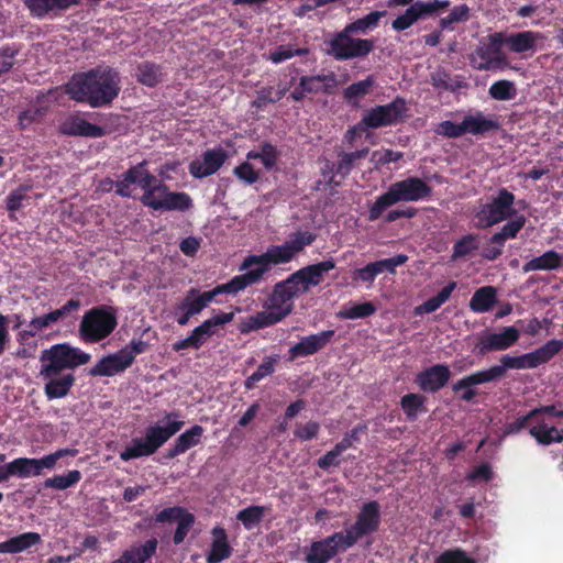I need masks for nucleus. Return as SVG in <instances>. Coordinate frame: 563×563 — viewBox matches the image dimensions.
<instances>
[{
  "label": "nucleus",
  "instance_id": "f257e3e1",
  "mask_svg": "<svg viewBox=\"0 0 563 563\" xmlns=\"http://www.w3.org/2000/svg\"><path fill=\"white\" fill-rule=\"evenodd\" d=\"M148 162L141 161L131 166L118 180L115 195L131 198V185L142 189L140 202L156 211L185 212L194 207L192 198L185 191H172L169 186L158 180L147 168Z\"/></svg>",
  "mask_w": 563,
  "mask_h": 563
},
{
  "label": "nucleus",
  "instance_id": "f03ea898",
  "mask_svg": "<svg viewBox=\"0 0 563 563\" xmlns=\"http://www.w3.org/2000/svg\"><path fill=\"white\" fill-rule=\"evenodd\" d=\"M91 356L80 347L68 343L54 344L41 353L40 377L44 380V394L48 400L66 397L75 385L71 372L89 363Z\"/></svg>",
  "mask_w": 563,
  "mask_h": 563
},
{
  "label": "nucleus",
  "instance_id": "7ed1b4c3",
  "mask_svg": "<svg viewBox=\"0 0 563 563\" xmlns=\"http://www.w3.org/2000/svg\"><path fill=\"white\" fill-rule=\"evenodd\" d=\"M66 95L76 102L91 108L112 103L120 92V77L110 66H97L85 73L74 74L65 85Z\"/></svg>",
  "mask_w": 563,
  "mask_h": 563
},
{
  "label": "nucleus",
  "instance_id": "20e7f679",
  "mask_svg": "<svg viewBox=\"0 0 563 563\" xmlns=\"http://www.w3.org/2000/svg\"><path fill=\"white\" fill-rule=\"evenodd\" d=\"M432 196V187L419 177H407L393 183L388 190L378 196L368 210V220L377 221L385 209L399 202H417Z\"/></svg>",
  "mask_w": 563,
  "mask_h": 563
},
{
  "label": "nucleus",
  "instance_id": "39448f33",
  "mask_svg": "<svg viewBox=\"0 0 563 563\" xmlns=\"http://www.w3.org/2000/svg\"><path fill=\"white\" fill-rule=\"evenodd\" d=\"M179 417L180 413L178 411L167 413V416H165V419L168 420L167 424L152 426L146 430L145 437L133 438L125 450L119 453V457L124 462H128L133 459L155 454L164 443L181 430L184 421L172 420L173 418Z\"/></svg>",
  "mask_w": 563,
  "mask_h": 563
},
{
  "label": "nucleus",
  "instance_id": "423d86ee",
  "mask_svg": "<svg viewBox=\"0 0 563 563\" xmlns=\"http://www.w3.org/2000/svg\"><path fill=\"white\" fill-rule=\"evenodd\" d=\"M118 327L117 308L93 306L82 316L79 338L87 344H97L108 339Z\"/></svg>",
  "mask_w": 563,
  "mask_h": 563
},
{
  "label": "nucleus",
  "instance_id": "0eeeda50",
  "mask_svg": "<svg viewBox=\"0 0 563 563\" xmlns=\"http://www.w3.org/2000/svg\"><path fill=\"white\" fill-rule=\"evenodd\" d=\"M563 342L552 339L543 346L537 347L531 352L519 356L505 354L500 357V364L492 366V371L497 375L498 379L505 376L508 369H534L538 366L550 362L561 350Z\"/></svg>",
  "mask_w": 563,
  "mask_h": 563
},
{
  "label": "nucleus",
  "instance_id": "6e6552de",
  "mask_svg": "<svg viewBox=\"0 0 563 563\" xmlns=\"http://www.w3.org/2000/svg\"><path fill=\"white\" fill-rule=\"evenodd\" d=\"M76 450L62 449L44 455L43 457H16L0 466V483L7 482L11 476L26 478L40 476L44 470H53L56 462L66 455H75Z\"/></svg>",
  "mask_w": 563,
  "mask_h": 563
},
{
  "label": "nucleus",
  "instance_id": "1a4fd4ad",
  "mask_svg": "<svg viewBox=\"0 0 563 563\" xmlns=\"http://www.w3.org/2000/svg\"><path fill=\"white\" fill-rule=\"evenodd\" d=\"M514 203V194L505 187L500 188L489 202L482 203L475 212L476 227L487 229L511 219L517 213Z\"/></svg>",
  "mask_w": 563,
  "mask_h": 563
},
{
  "label": "nucleus",
  "instance_id": "9d476101",
  "mask_svg": "<svg viewBox=\"0 0 563 563\" xmlns=\"http://www.w3.org/2000/svg\"><path fill=\"white\" fill-rule=\"evenodd\" d=\"M504 47L505 44L499 32L489 34L472 55L473 67L485 71L514 69L507 55L503 52Z\"/></svg>",
  "mask_w": 563,
  "mask_h": 563
},
{
  "label": "nucleus",
  "instance_id": "9b49d317",
  "mask_svg": "<svg viewBox=\"0 0 563 563\" xmlns=\"http://www.w3.org/2000/svg\"><path fill=\"white\" fill-rule=\"evenodd\" d=\"M346 33V30L340 31L325 42L327 54L336 60H346L352 58H362L371 54L375 48L373 38H361Z\"/></svg>",
  "mask_w": 563,
  "mask_h": 563
},
{
  "label": "nucleus",
  "instance_id": "f8f14e48",
  "mask_svg": "<svg viewBox=\"0 0 563 563\" xmlns=\"http://www.w3.org/2000/svg\"><path fill=\"white\" fill-rule=\"evenodd\" d=\"M295 256L288 249V245H272L262 255H250L247 256L241 269H247L244 275H251L252 285L258 284L264 275L271 269L272 265H282L289 263Z\"/></svg>",
  "mask_w": 563,
  "mask_h": 563
},
{
  "label": "nucleus",
  "instance_id": "ddd939ff",
  "mask_svg": "<svg viewBox=\"0 0 563 563\" xmlns=\"http://www.w3.org/2000/svg\"><path fill=\"white\" fill-rule=\"evenodd\" d=\"M407 103L404 97H396L389 103L377 104L362 115V123L369 130L397 125L407 119Z\"/></svg>",
  "mask_w": 563,
  "mask_h": 563
},
{
  "label": "nucleus",
  "instance_id": "4468645a",
  "mask_svg": "<svg viewBox=\"0 0 563 563\" xmlns=\"http://www.w3.org/2000/svg\"><path fill=\"white\" fill-rule=\"evenodd\" d=\"M380 526V506L377 500H369L361 506L354 523L345 529L343 538L354 547L360 539L377 532Z\"/></svg>",
  "mask_w": 563,
  "mask_h": 563
},
{
  "label": "nucleus",
  "instance_id": "2eb2a0df",
  "mask_svg": "<svg viewBox=\"0 0 563 563\" xmlns=\"http://www.w3.org/2000/svg\"><path fill=\"white\" fill-rule=\"evenodd\" d=\"M351 544L342 537V531L334 532L330 537L312 541L306 554V563H328L339 553L351 549Z\"/></svg>",
  "mask_w": 563,
  "mask_h": 563
},
{
  "label": "nucleus",
  "instance_id": "dca6fc26",
  "mask_svg": "<svg viewBox=\"0 0 563 563\" xmlns=\"http://www.w3.org/2000/svg\"><path fill=\"white\" fill-rule=\"evenodd\" d=\"M505 47L509 53L523 57H531L539 48V43L544 41L542 33L534 31H521L515 33L499 32Z\"/></svg>",
  "mask_w": 563,
  "mask_h": 563
},
{
  "label": "nucleus",
  "instance_id": "f3484780",
  "mask_svg": "<svg viewBox=\"0 0 563 563\" xmlns=\"http://www.w3.org/2000/svg\"><path fill=\"white\" fill-rule=\"evenodd\" d=\"M495 380H498V377L494 374L490 367L487 369H479L455 382L453 386H451V390L459 394V398L462 401L471 402L479 395V391L476 388L477 386Z\"/></svg>",
  "mask_w": 563,
  "mask_h": 563
},
{
  "label": "nucleus",
  "instance_id": "a211bd4d",
  "mask_svg": "<svg viewBox=\"0 0 563 563\" xmlns=\"http://www.w3.org/2000/svg\"><path fill=\"white\" fill-rule=\"evenodd\" d=\"M334 333V330L329 329L302 336L299 342L289 347V360L294 361L299 357H307L322 351L332 341Z\"/></svg>",
  "mask_w": 563,
  "mask_h": 563
},
{
  "label": "nucleus",
  "instance_id": "6ab92c4d",
  "mask_svg": "<svg viewBox=\"0 0 563 563\" xmlns=\"http://www.w3.org/2000/svg\"><path fill=\"white\" fill-rule=\"evenodd\" d=\"M520 339V331L514 327H507L500 332H492L482 335L476 344L478 354L484 355L490 351H504L510 349Z\"/></svg>",
  "mask_w": 563,
  "mask_h": 563
},
{
  "label": "nucleus",
  "instance_id": "aec40b11",
  "mask_svg": "<svg viewBox=\"0 0 563 563\" xmlns=\"http://www.w3.org/2000/svg\"><path fill=\"white\" fill-rule=\"evenodd\" d=\"M228 155L222 147L209 148L201 155V161H191L189 173L196 179L214 175L227 162Z\"/></svg>",
  "mask_w": 563,
  "mask_h": 563
},
{
  "label": "nucleus",
  "instance_id": "412c9836",
  "mask_svg": "<svg viewBox=\"0 0 563 563\" xmlns=\"http://www.w3.org/2000/svg\"><path fill=\"white\" fill-rule=\"evenodd\" d=\"M335 84L336 80L333 73L329 75L302 76L300 77L299 85L290 92L289 98L299 102L307 95H317L321 91L329 92L330 88L334 87Z\"/></svg>",
  "mask_w": 563,
  "mask_h": 563
},
{
  "label": "nucleus",
  "instance_id": "4be33fe9",
  "mask_svg": "<svg viewBox=\"0 0 563 563\" xmlns=\"http://www.w3.org/2000/svg\"><path fill=\"white\" fill-rule=\"evenodd\" d=\"M335 267L333 260H328L317 264H309L291 274L297 285L301 287L303 292L317 287L324 280V275Z\"/></svg>",
  "mask_w": 563,
  "mask_h": 563
},
{
  "label": "nucleus",
  "instance_id": "5701e85b",
  "mask_svg": "<svg viewBox=\"0 0 563 563\" xmlns=\"http://www.w3.org/2000/svg\"><path fill=\"white\" fill-rule=\"evenodd\" d=\"M451 372L446 364H435L426 369H421L416 376V384L419 389L427 393H437L444 388L449 383Z\"/></svg>",
  "mask_w": 563,
  "mask_h": 563
},
{
  "label": "nucleus",
  "instance_id": "b1692460",
  "mask_svg": "<svg viewBox=\"0 0 563 563\" xmlns=\"http://www.w3.org/2000/svg\"><path fill=\"white\" fill-rule=\"evenodd\" d=\"M77 0H23L32 18L58 16L76 5Z\"/></svg>",
  "mask_w": 563,
  "mask_h": 563
},
{
  "label": "nucleus",
  "instance_id": "393cba45",
  "mask_svg": "<svg viewBox=\"0 0 563 563\" xmlns=\"http://www.w3.org/2000/svg\"><path fill=\"white\" fill-rule=\"evenodd\" d=\"M235 313L219 312L213 317L205 320L199 327L194 329L189 334V338L194 344V349H200L207 340L216 334V328L223 327L234 320Z\"/></svg>",
  "mask_w": 563,
  "mask_h": 563
},
{
  "label": "nucleus",
  "instance_id": "a878e982",
  "mask_svg": "<svg viewBox=\"0 0 563 563\" xmlns=\"http://www.w3.org/2000/svg\"><path fill=\"white\" fill-rule=\"evenodd\" d=\"M60 132L69 136H84L90 139L103 137L107 131L103 126L93 124L78 115H70L60 124Z\"/></svg>",
  "mask_w": 563,
  "mask_h": 563
},
{
  "label": "nucleus",
  "instance_id": "bb28decb",
  "mask_svg": "<svg viewBox=\"0 0 563 563\" xmlns=\"http://www.w3.org/2000/svg\"><path fill=\"white\" fill-rule=\"evenodd\" d=\"M251 275H238L233 277L231 280H229L225 284L219 285L212 289L201 291L198 288V296H200V299L203 303V306L208 307L211 302L221 303L222 301L218 299L220 295L223 294H238L239 291L247 288L251 286L249 283L251 280Z\"/></svg>",
  "mask_w": 563,
  "mask_h": 563
},
{
  "label": "nucleus",
  "instance_id": "cd10ccee",
  "mask_svg": "<svg viewBox=\"0 0 563 563\" xmlns=\"http://www.w3.org/2000/svg\"><path fill=\"white\" fill-rule=\"evenodd\" d=\"M132 366L130 357L126 358L123 353L118 350L114 353L104 355L95 366L89 369V375L97 376H114Z\"/></svg>",
  "mask_w": 563,
  "mask_h": 563
},
{
  "label": "nucleus",
  "instance_id": "c85d7f7f",
  "mask_svg": "<svg viewBox=\"0 0 563 563\" xmlns=\"http://www.w3.org/2000/svg\"><path fill=\"white\" fill-rule=\"evenodd\" d=\"M300 292H303L301 287L297 285L291 275L273 287L269 295L271 307L284 310L286 307H291V300Z\"/></svg>",
  "mask_w": 563,
  "mask_h": 563
},
{
  "label": "nucleus",
  "instance_id": "c756f323",
  "mask_svg": "<svg viewBox=\"0 0 563 563\" xmlns=\"http://www.w3.org/2000/svg\"><path fill=\"white\" fill-rule=\"evenodd\" d=\"M157 545L158 541L153 537L141 544L130 547L111 563H146L155 555Z\"/></svg>",
  "mask_w": 563,
  "mask_h": 563
},
{
  "label": "nucleus",
  "instance_id": "7c9ffc66",
  "mask_svg": "<svg viewBox=\"0 0 563 563\" xmlns=\"http://www.w3.org/2000/svg\"><path fill=\"white\" fill-rule=\"evenodd\" d=\"M290 313V306L282 311H261L254 316L247 317L240 325L242 333H249L258 329H265L280 322Z\"/></svg>",
  "mask_w": 563,
  "mask_h": 563
},
{
  "label": "nucleus",
  "instance_id": "2f4dec72",
  "mask_svg": "<svg viewBox=\"0 0 563 563\" xmlns=\"http://www.w3.org/2000/svg\"><path fill=\"white\" fill-rule=\"evenodd\" d=\"M40 543H42L40 533L24 532L0 542V554H19Z\"/></svg>",
  "mask_w": 563,
  "mask_h": 563
},
{
  "label": "nucleus",
  "instance_id": "473e14b6",
  "mask_svg": "<svg viewBox=\"0 0 563 563\" xmlns=\"http://www.w3.org/2000/svg\"><path fill=\"white\" fill-rule=\"evenodd\" d=\"M203 428L199 424H195L190 430L180 433L174 446L165 453V457L175 459L177 455L184 454L186 451L195 448L200 443Z\"/></svg>",
  "mask_w": 563,
  "mask_h": 563
},
{
  "label": "nucleus",
  "instance_id": "72a5a7b5",
  "mask_svg": "<svg viewBox=\"0 0 563 563\" xmlns=\"http://www.w3.org/2000/svg\"><path fill=\"white\" fill-rule=\"evenodd\" d=\"M213 540L211 550L206 556L207 563H220L232 554V548L228 542L227 532L221 527H216L212 530Z\"/></svg>",
  "mask_w": 563,
  "mask_h": 563
},
{
  "label": "nucleus",
  "instance_id": "f704fd0d",
  "mask_svg": "<svg viewBox=\"0 0 563 563\" xmlns=\"http://www.w3.org/2000/svg\"><path fill=\"white\" fill-rule=\"evenodd\" d=\"M463 123L465 134L468 133L472 135H485L500 128L498 120L485 117L481 111L472 115H466L463 119Z\"/></svg>",
  "mask_w": 563,
  "mask_h": 563
},
{
  "label": "nucleus",
  "instance_id": "c9c22d12",
  "mask_svg": "<svg viewBox=\"0 0 563 563\" xmlns=\"http://www.w3.org/2000/svg\"><path fill=\"white\" fill-rule=\"evenodd\" d=\"M563 265V257L554 250H549L523 264V273L532 271H555Z\"/></svg>",
  "mask_w": 563,
  "mask_h": 563
},
{
  "label": "nucleus",
  "instance_id": "e433bc0d",
  "mask_svg": "<svg viewBox=\"0 0 563 563\" xmlns=\"http://www.w3.org/2000/svg\"><path fill=\"white\" fill-rule=\"evenodd\" d=\"M498 301L494 286H482L473 292L468 307L473 312L483 313L489 311Z\"/></svg>",
  "mask_w": 563,
  "mask_h": 563
},
{
  "label": "nucleus",
  "instance_id": "4c0bfd02",
  "mask_svg": "<svg viewBox=\"0 0 563 563\" xmlns=\"http://www.w3.org/2000/svg\"><path fill=\"white\" fill-rule=\"evenodd\" d=\"M369 153L368 147H363L354 152H340L338 154V162H335V172L340 180L349 177L357 161L366 158Z\"/></svg>",
  "mask_w": 563,
  "mask_h": 563
},
{
  "label": "nucleus",
  "instance_id": "58836bf2",
  "mask_svg": "<svg viewBox=\"0 0 563 563\" xmlns=\"http://www.w3.org/2000/svg\"><path fill=\"white\" fill-rule=\"evenodd\" d=\"M162 67L153 62H141L136 67V80L151 88L156 87L164 80Z\"/></svg>",
  "mask_w": 563,
  "mask_h": 563
},
{
  "label": "nucleus",
  "instance_id": "ea45409f",
  "mask_svg": "<svg viewBox=\"0 0 563 563\" xmlns=\"http://www.w3.org/2000/svg\"><path fill=\"white\" fill-rule=\"evenodd\" d=\"M527 223L523 214H515L507 223L503 225L499 232H495L490 236V244L505 245L507 240L515 239Z\"/></svg>",
  "mask_w": 563,
  "mask_h": 563
},
{
  "label": "nucleus",
  "instance_id": "a19ab883",
  "mask_svg": "<svg viewBox=\"0 0 563 563\" xmlns=\"http://www.w3.org/2000/svg\"><path fill=\"white\" fill-rule=\"evenodd\" d=\"M426 397L419 393H407L400 398V408L409 421H416L420 413L427 412Z\"/></svg>",
  "mask_w": 563,
  "mask_h": 563
},
{
  "label": "nucleus",
  "instance_id": "79ce46f5",
  "mask_svg": "<svg viewBox=\"0 0 563 563\" xmlns=\"http://www.w3.org/2000/svg\"><path fill=\"white\" fill-rule=\"evenodd\" d=\"M529 433L538 444L550 445L552 443H561L563 441V430L555 427H549L544 420H539L538 424L529 429Z\"/></svg>",
  "mask_w": 563,
  "mask_h": 563
},
{
  "label": "nucleus",
  "instance_id": "37998d69",
  "mask_svg": "<svg viewBox=\"0 0 563 563\" xmlns=\"http://www.w3.org/2000/svg\"><path fill=\"white\" fill-rule=\"evenodd\" d=\"M279 158L278 148L271 142L264 141L260 151H250L246 154L247 161H261L267 170L275 167Z\"/></svg>",
  "mask_w": 563,
  "mask_h": 563
},
{
  "label": "nucleus",
  "instance_id": "c03bdc74",
  "mask_svg": "<svg viewBox=\"0 0 563 563\" xmlns=\"http://www.w3.org/2000/svg\"><path fill=\"white\" fill-rule=\"evenodd\" d=\"M385 14L384 11H373L366 15L356 19L355 21L346 24L344 30L346 33L366 35L369 31L377 27L380 18Z\"/></svg>",
  "mask_w": 563,
  "mask_h": 563
},
{
  "label": "nucleus",
  "instance_id": "a18cd8bd",
  "mask_svg": "<svg viewBox=\"0 0 563 563\" xmlns=\"http://www.w3.org/2000/svg\"><path fill=\"white\" fill-rule=\"evenodd\" d=\"M456 287L457 284L455 282H450L445 287H443L439 291L437 296L429 298L422 305L416 307V313L423 314L437 311L442 305H444L449 300L452 291H454Z\"/></svg>",
  "mask_w": 563,
  "mask_h": 563
},
{
  "label": "nucleus",
  "instance_id": "49530a36",
  "mask_svg": "<svg viewBox=\"0 0 563 563\" xmlns=\"http://www.w3.org/2000/svg\"><path fill=\"white\" fill-rule=\"evenodd\" d=\"M82 478L80 471H69L67 474H55L44 481L45 488H53L57 490H65L78 484Z\"/></svg>",
  "mask_w": 563,
  "mask_h": 563
},
{
  "label": "nucleus",
  "instance_id": "de8ad7c7",
  "mask_svg": "<svg viewBox=\"0 0 563 563\" xmlns=\"http://www.w3.org/2000/svg\"><path fill=\"white\" fill-rule=\"evenodd\" d=\"M278 363V356H265L257 371L246 377L244 380V387L246 390H252L256 385L265 377L273 374L275 365Z\"/></svg>",
  "mask_w": 563,
  "mask_h": 563
},
{
  "label": "nucleus",
  "instance_id": "09e8293b",
  "mask_svg": "<svg viewBox=\"0 0 563 563\" xmlns=\"http://www.w3.org/2000/svg\"><path fill=\"white\" fill-rule=\"evenodd\" d=\"M205 308H206V306L202 303L200 296H198V288L191 287L190 289H187V291H186L184 298L180 300V302L175 306V312H178L179 310H184L187 313L197 316Z\"/></svg>",
  "mask_w": 563,
  "mask_h": 563
},
{
  "label": "nucleus",
  "instance_id": "8fccbe9b",
  "mask_svg": "<svg viewBox=\"0 0 563 563\" xmlns=\"http://www.w3.org/2000/svg\"><path fill=\"white\" fill-rule=\"evenodd\" d=\"M375 80L373 76H369L365 79L358 80L356 82L351 84L344 90V98L347 102L356 103L358 98L366 97L371 93L372 88L374 87Z\"/></svg>",
  "mask_w": 563,
  "mask_h": 563
},
{
  "label": "nucleus",
  "instance_id": "3c124183",
  "mask_svg": "<svg viewBox=\"0 0 563 563\" xmlns=\"http://www.w3.org/2000/svg\"><path fill=\"white\" fill-rule=\"evenodd\" d=\"M431 82L435 89L441 91L455 92L462 88V81L452 78L449 73L442 68L431 74Z\"/></svg>",
  "mask_w": 563,
  "mask_h": 563
},
{
  "label": "nucleus",
  "instance_id": "603ef678",
  "mask_svg": "<svg viewBox=\"0 0 563 563\" xmlns=\"http://www.w3.org/2000/svg\"><path fill=\"white\" fill-rule=\"evenodd\" d=\"M376 312V306L371 302H362L351 307H344L338 312L340 319L355 320L367 318Z\"/></svg>",
  "mask_w": 563,
  "mask_h": 563
},
{
  "label": "nucleus",
  "instance_id": "864d4df0",
  "mask_svg": "<svg viewBox=\"0 0 563 563\" xmlns=\"http://www.w3.org/2000/svg\"><path fill=\"white\" fill-rule=\"evenodd\" d=\"M488 95L495 100H510L517 95L515 82L508 79L494 81L488 89Z\"/></svg>",
  "mask_w": 563,
  "mask_h": 563
},
{
  "label": "nucleus",
  "instance_id": "5fc2aeb1",
  "mask_svg": "<svg viewBox=\"0 0 563 563\" xmlns=\"http://www.w3.org/2000/svg\"><path fill=\"white\" fill-rule=\"evenodd\" d=\"M479 246L478 244V235L476 234H466L463 235L453 246V255H451V258L453 261H456L459 258H463L477 250Z\"/></svg>",
  "mask_w": 563,
  "mask_h": 563
},
{
  "label": "nucleus",
  "instance_id": "6e6d98bb",
  "mask_svg": "<svg viewBox=\"0 0 563 563\" xmlns=\"http://www.w3.org/2000/svg\"><path fill=\"white\" fill-rule=\"evenodd\" d=\"M314 241L316 234L309 231H296L289 235L285 244L288 245L289 251L295 256L297 253H300L306 246L310 245Z\"/></svg>",
  "mask_w": 563,
  "mask_h": 563
},
{
  "label": "nucleus",
  "instance_id": "4d7b16f0",
  "mask_svg": "<svg viewBox=\"0 0 563 563\" xmlns=\"http://www.w3.org/2000/svg\"><path fill=\"white\" fill-rule=\"evenodd\" d=\"M308 54L309 49L307 47L291 48L290 46L280 45L274 51H271L266 58L273 64H280L294 56H307Z\"/></svg>",
  "mask_w": 563,
  "mask_h": 563
},
{
  "label": "nucleus",
  "instance_id": "13d9d810",
  "mask_svg": "<svg viewBox=\"0 0 563 563\" xmlns=\"http://www.w3.org/2000/svg\"><path fill=\"white\" fill-rule=\"evenodd\" d=\"M264 514L265 508L263 506H250L242 509L236 518L243 523L245 529L251 530L262 521Z\"/></svg>",
  "mask_w": 563,
  "mask_h": 563
},
{
  "label": "nucleus",
  "instance_id": "bf43d9fd",
  "mask_svg": "<svg viewBox=\"0 0 563 563\" xmlns=\"http://www.w3.org/2000/svg\"><path fill=\"white\" fill-rule=\"evenodd\" d=\"M420 18L421 14L416 8V3L413 2L411 7L405 11V13L398 15L393 21L391 26L395 31L401 32L411 27Z\"/></svg>",
  "mask_w": 563,
  "mask_h": 563
},
{
  "label": "nucleus",
  "instance_id": "052dcab7",
  "mask_svg": "<svg viewBox=\"0 0 563 563\" xmlns=\"http://www.w3.org/2000/svg\"><path fill=\"white\" fill-rule=\"evenodd\" d=\"M435 134L445 139H460L465 134L464 123H456L451 120L441 121L435 130Z\"/></svg>",
  "mask_w": 563,
  "mask_h": 563
},
{
  "label": "nucleus",
  "instance_id": "680f3d73",
  "mask_svg": "<svg viewBox=\"0 0 563 563\" xmlns=\"http://www.w3.org/2000/svg\"><path fill=\"white\" fill-rule=\"evenodd\" d=\"M434 563H476V560L461 548L443 551L435 559Z\"/></svg>",
  "mask_w": 563,
  "mask_h": 563
},
{
  "label": "nucleus",
  "instance_id": "e2e57ef3",
  "mask_svg": "<svg viewBox=\"0 0 563 563\" xmlns=\"http://www.w3.org/2000/svg\"><path fill=\"white\" fill-rule=\"evenodd\" d=\"M320 432V424L316 420H309L306 423H296L292 431L294 437L300 441H311Z\"/></svg>",
  "mask_w": 563,
  "mask_h": 563
},
{
  "label": "nucleus",
  "instance_id": "0e129e2a",
  "mask_svg": "<svg viewBox=\"0 0 563 563\" xmlns=\"http://www.w3.org/2000/svg\"><path fill=\"white\" fill-rule=\"evenodd\" d=\"M538 421L539 420L536 418V411H529L526 415L517 417L514 421L506 423L504 434L510 435L519 433L527 429L530 422H536V424H538Z\"/></svg>",
  "mask_w": 563,
  "mask_h": 563
},
{
  "label": "nucleus",
  "instance_id": "69168bd1",
  "mask_svg": "<svg viewBox=\"0 0 563 563\" xmlns=\"http://www.w3.org/2000/svg\"><path fill=\"white\" fill-rule=\"evenodd\" d=\"M195 515L186 511L177 520V528L173 540L175 544H180L195 525Z\"/></svg>",
  "mask_w": 563,
  "mask_h": 563
},
{
  "label": "nucleus",
  "instance_id": "338daca9",
  "mask_svg": "<svg viewBox=\"0 0 563 563\" xmlns=\"http://www.w3.org/2000/svg\"><path fill=\"white\" fill-rule=\"evenodd\" d=\"M234 175L243 183L252 185L260 180L258 170L249 162H243L234 168Z\"/></svg>",
  "mask_w": 563,
  "mask_h": 563
},
{
  "label": "nucleus",
  "instance_id": "774afa93",
  "mask_svg": "<svg viewBox=\"0 0 563 563\" xmlns=\"http://www.w3.org/2000/svg\"><path fill=\"white\" fill-rule=\"evenodd\" d=\"M150 349V344L146 341H143L141 339H133L130 341L129 344L124 345L123 347L119 349L122 354L125 355L126 358L130 357L131 364L133 365L136 356L139 354H142L146 352Z\"/></svg>",
  "mask_w": 563,
  "mask_h": 563
}]
</instances>
